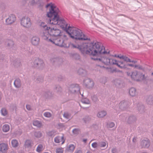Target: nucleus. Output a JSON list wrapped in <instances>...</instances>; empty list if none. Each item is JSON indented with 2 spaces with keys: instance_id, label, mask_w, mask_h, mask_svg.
Wrapping results in <instances>:
<instances>
[{
  "instance_id": "6e6552de",
  "label": "nucleus",
  "mask_w": 153,
  "mask_h": 153,
  "mask_svg": "<svg viewBox=\"0 0 153 153\" xmlns=\"http://www.w3.org/2000/svg\"><path fill=\"white\" fill-rule=\"evenodd\" d=\"M83 84L87 88H92L94 85L93 81L88 78L84 80Z\"/></svg>"
},
{
  "instance_id": "58836bf2",
  "label": "nucleus",
  "mask_w": 153,
  "mask_h": 153,
  "mask_svg": "<svg viewBox=\"0 0 153 153\" xmlns=\"http://www.w3.org/2000/svg\"><path fill=\"white\" fill-rule=\"evenodd\" d=\"M63 116L65 118L67 119H69L71 118L70 114H69L68 113H65L64 114Z\"/></svg>"
},
{
  "instance_id": "aec40b11",
  "label": "nucleus",
  "mask_w": 153,
  "mask_h": 153,
  "mask_svg": "<svg viewBox=\"0 0 153 153\" xmlns=\"http://www.w3.org/2000/svg\"><path fill=\"white\" fill-rule=\"evenodd\" d=\"M14 85L16 88H19L21 86V80L19 79H17L14 82Z\"/></svg>"
},
{
  "instance_id": "393cba45",
  "label": "nucleus",
  "mask_w": 153,
  "mask_h": 153,
  "mask_svg": "<svg viewBox=\"0 0 153 153\" xmlns=\"http://www.w3.org/2000/svg\"><path fill=\"white\" fill-rule=\"evenodd\" d=\"M75 148V146L73 144H70L67 148V150L69 152H73Z\"/></svg>"
},
{
  "instance_id": "4be33fe9",
  "label": "nucleus",
  "mask_w": 153,
  "mask_h": 153,
  "mask_svg": "<svg viewBox=\"0 0 153 153\" xmlns=\"http://www.w3.org/2000/svg\"><path fill=\"white\" fill-rule=\"evenodd\" d=\"M107 114L106 112L104 111H99L97 114V117L99 118L104 117Z\"/></svg>"
},
{
  "instance_id": "412c9836",
  "label": "nucleus",
  "mask_w": 153,
  "mask_h": 153,
  "mask_svg": "<svg viewBox=\"0 0 153 153\" xmlns=\"http://www.w3.org/2000/svg\"><path fill=\"white\" fill-rule=\"evenodd\" d=\"M11 143L12 146L14 148L17 147L19 145V142L16 139L12 140L11 141Z\"/></svg>"
},
{
  "instance_id": "a878e982",
  "label": "nucleus",
  "mask_w": 153,
  "mask_h": 153,
  "mask_svg": "<svg viewBox=\"0 0 153 153\" xmlns=\"http://www.w3.org/2000/svg\"><path fill=\"white\" fill-rule=\"evenodd\" d=\"M33 125L37 127H41L42 126L41 123L38 120H34L33 122Z\"/></svg>"
},
{
  "instance_id": "de8ad7c7",
  "label": "nucleus",
  "mask_w": 153,
  "mask_h": 153,
  "mask_svg": "<svg viewBox=\"0 0 153 153\" xmlns=\"http://www.w3.org/2000/svg\"><path fill=\"white\" fill-rule=\"evenodd\" d=\"M26 108L28 110H31V106L29 105H26Z\"/></svg>"
},
{
  "instance_id": "1a4fd4ad",
  "label": "nucleus",
  "mask_w": 153,
  "mask_h": 153,
  "mask_svg": "<svg viewBox=\"0 0 153 153\" xmlns=\"http://www.w3.org/2000/svg\"><path fill=\"white\" fill-rule=\"evenodd\" d=\"M9 149L7 144L2 143L0 144V153H5Z\"/></svg>"
},
{
  "instance_id": "2f4dec72",
  "label": "nucleus",
  "mask_w": 153,
  "mask_h": 153,
  "mask_svg": "<svg viewBox=\"0 0 153 153\" xmlns=\"http://www.w3.org/2000/svg\"><path fill=\"white\" fill-rule=\"evenodd\" d=\"M81 102L83 104H89L90 101L87 98H82L81 100Z\"/></svg>"
},
{
  "instance_id": "c03bdc74",
  "label": "nucleus",
  "mask_w": 153,
  "mask_h": 153,
  "mask_svg": "<svg viewBox=\"0 0 153 153\" xmlns=\"http://www.w3.org/2000/svg\"><path fill=\"white\" fill-rule=\"evenodd\" d=\"M73 133L75 134H78L79 132V130L78 129L75 128L72 130Z\"/></svg>"
},
{
  "instance_id": "0e129e2a",
  "label": "nucleus",
  "mask_w": 153,
  "mask_h": 153,
  "mask_svg": "<svg viewBox=\"0 0 153 153\" xmlns=\"http://www.w3.org/2000/svg\"><path fill=\"white\" fill-rule=\"evenodd\" d=\"M146 153V152H143V153Z\"/></svg>"
},
{
  "instance_id": "680f3d73",
  "label": "nucleus",
  "mask_w": 153,
  "mask_h": 153,
  "mask_svg": "<svg viewBox=\"0 0 153 153\" xmlns=\"http://www.w3.org/2000/svg\"><path fill=\"white\" fill-rule=\"evenodd\" d=\"M152 75H153V72L152 73Z\"/></svg>"
},
{
  "instance_id": "a18cd8bd",
  "label": "nucleus",
  "mask_w": 153,
  "mask_h": 153,
  "mask_svg": "<svg viewBox=\"0 0 153 153\" xmlns=\"http://www.w3.org/2000/svg\"><path fill=\"white\" fill-rule=\"evenodd\" d=\"M56 89L57 92H60L62 91V89L60 86L58 85L56 87Z\"/></svg>"
},
{
  "instance_id": "5fc2aeb1",
  "label": "nucleus",
  "mask_w": 153,
  "mask_h": 153,
  "mask_svg": "<svg viewBox=\"0 0 153 153\" xmlns=\"http://www.w3.org/2000/svg\"><path fill=\"white\" fill-rule=\"evenodd\" d=\"M1 96H2V94L1 93H0V100H1Z\"/></svg>"
},
{
  "instance_id": "864d4df0",
  "label": "nucleus",
  "mask_w": 153,
  "mask_h": 153,
  "mask_svg": "<svg viewBox=\"0 0 153 153\" xmlns=\"http://www.w3.org/2000/svg\"><path fill=\"white\" fill-rule=\"evenodd\" d=\"M10 153H16V152L13 150L11 151L10 152Z\"/></svg>"
},
{
  "instance_id": "4d7b16f0",
  "label": "nucleus",
  "mask_w": 153,
  "mask_h": 153,
  "mask_svg": "<svg viewBox=\"0 0 153 153\" xmlns=\"http://www.w3.org/2000/svg\"><path fill=\"white\" fill-rule=\"evenodd\" d=\"M133 117H129V120H131V118Z\"/></svg>"
},
{
  "instance_id": "20e7f679",
  "label": "nucleus",
  "mask_w": 153,
  "mask_h": 153,
  "mask_svg": "<svg viewBox=\"0 0 153 153\" xmlns=\"http://www.w3.org/2000/svg\"><path fill=\"white\" fill-rule=\"evenodd\" d=\"M39 35L43 39L47 42H49L51 41L52 37L51 36L49 29L41 30Z\"/></svg>"
},
{
  "instance_id": "4c0bfd02",
  "label": "nucleus",
  "mask_w": 153,
  "mask_h": 153,
  "mask_svg": "<svg viewBox=\"0 0 153 153\" xmlns=\"http://www.w3.org/2000/svg\"><path fill=\"white\" fill-rule=\"evenodd\" d=\"M7 42L8 45L9 47H12L14 45L13 42L11 40H8Z\"/></svg>"
},
{
  "instance_id": "ea45409f",
  "label": "nucleus",
  "mask_w": 153,
  "mask_h": 153,
  "mask_svg": "<svg viewBox=\"0 0 153 153\" xmlns=\"http://www.w3.org/2000/svg\"><path fill=\"white\" fill-rule=\"evenodd\" d=\"M47 134L48 136L52 137L55 135V132L53 131H50L48 132Z\"/></svg>"
},
{
  "instance_id": "f03ea898",
  "label": "nucleus",
  "mask_w": 153,
  "mask_h": 153,
  "mask_svg": "<svg viewBox=\"0 0 153 153\" xmlns=\"http://www.w3.org/2000/svg\"><path fill=\"white\" fill-rule=\"evenodd\" d=\"M46 7L49 8L47 16L50 18V23L58 25L63 29L66 30V32L71 38L82 41L90 40L89 38L83 33L81 30L75 27L68 26L64 19L59 16L60 11L58 8L52 3L48 4Z\"/></svg>"
},
{
  "instance_id": "b1692460",
  "label": "nucleus",
  "mask_w": 153,
  "mask_h": 153,
  "mask_svg": "<svg viewBox=\"0 0 153 153\" xmlns=\"http://www.w3.org/2000/svg\"><path fill=\"white\" fill-rule=\"evenodd\" d=\"M33 143L32 141L29 140H27L25 143V147L26 148L31 147L32 146V144Z\"/></svg>"
},
{
  "instance_id": "603ef678",
  "label": "nucleus",
  "mask_w": 153,
  "mask_h": 153,
  "mask_svg": "<svg viewBox=\"0 0 153 153\" xmlns=\"http://www.w3.org/2000/svg\"><path fill=\"white\" fill-rule=\"evenodd\" d=\"M87 140L86 139H83V141L84 143H86Z\"/></svg>"
},
{
  "instance_id": "bf43d9fd",
  "label": "nucleus",
  "mask_w": 153,
  "mask_h": 153,
  "mask_svg": "<svg viewBox=\"0 0 153 153\" xmlns=\"http://www.w3.org/2000/svg\"><path fill=\"white\" fill-rule=\"evenodd\" d=\"M76 56H79V55H78V54H76Z\"/></svg>"
},
{
  "instance_id": "a19ab883",
  "label": "nucleus",
  "mask_w": 153,
  "mask_h": 153,
  "mask_svg": "<svg viewBox=\"0 0 153 153\" xmlns=\"http://www.w3.org/2000/svg\"><path fill=\"white\" fill-rule=\"evenodd\" d=\"M112 153H118V151L116 147H113L111 149Z\"/></svg>"
},
{
  "instance_id": "e2e57ef3",
  "label": "nucleus",
  "mask_w": 153,
  "mask_h": 153,
  "mask_svg": "<svg viewBox=\"0 0 153 153\" xmlns=\"http://www.w3.org/2000/svg\"><path fill=\"white\" fill-rule=\"evenodd\" d=\"M51 62H52V61H53V60H51Z\"/></svg>"
},
{
  "instance_id": "ddd939ff",
  "label": "nucleus",
  "mask_w": 153,
  "mask_h": 153,
  "mask_svg": "<svg viewBox=\"0 0 153 153\" xmlns=\"http://www.w3.org/2000/svg\"><path fill=\"white\" fill-rule=\"evenodd\" d=\"M54 142L56 143H59L61 142V144H62L65 141V140L64 138V136H58L56 137L54 139Z\"/></svg>"
},
{
  "instance_id": "6ab92c4d",
  "label": "nucleus",
  "mask_w": 153,
  "mask_h": 153,
  "mask_svg": "<svg viewBox=\"0 0 153 153\" xmlns=\"http://www.w3.org/2000/svg\"><path fill=\"white\" fill-rule=\"evenodd\" d=\"M129 93L131 96H134L136 94V90L134 88H131L129 90Z\"/></svg>"
},
{
  "instance_id": "e433bc0d",
  "label": "nucleus",
  "mask_w": 153,
  "mask_h": 153,
  "mask_svg": "<svg viewBox=\"0 0 153 153\" xmlns=\"http://www.w3.org/2000/svg\"><path fill=\"white\" fill-rule=\"evenodd\" d=\"M44 115L46 117L49 118L51 117V114L49 112H46L44 113Z\"/></svg>"
},
{
  "instance_id": "5701e85b",
  "label": "nucleus",
  "mask_w": 153,
  "mask_h": 153,
  "mask_svg": "<svg viewBox=\"0 0 153 153\" xmlns=\"http://www.w3.org/2000/svg\"><path fill=\"white\" fill-rule=\"evenodd\" d=\"M41 30L48 29H49L50 27L47 26L46 24L44 22H42L40 25Z\"/></svg>"
},
{
  "instance_id": "39448f33",
  "label": "nucleus",
  "mask_w": 153,
  "mask_h": 153,
  "mask_svg": "<svg viewBox=\"0 0 153 153\" xmlns=\"http://www.w3.org/2000/svg\"><path fill=\"white\" fill-rule=\"evenodd\" d=\"M131 77L133 79L136 81H139L145 79L144 74L136 71L132 72Z\"/></svg>"
},
{
  "instance_id": "8fccbe9b",
  "label": "nucleus",
  "mask_w": 153,
  "mask_h": 153,
  "mask_svg": "<svg viewBox=\"0 0 153 153\" xmlns=\"http://www.w3.org/2000/svg\"><path fill=\"white\" fill-rule=\"evenodd\" d=\"M74 153H82L81 151L79 150L77 151H76Z\"/></svg>"
},
{
  "instance_id": "79ce46f5",
  "label": "nucleus",
  "mask_w": 153,
  "mask_h": 153,
  "mask_svg": "<svg viewBox=\"0 0 153 153\" xmlns=\"http://www.w3.org/2000/svg\"><path fill=\"white\" fill-rule=\"evenodd\" d=\"M92 146L93 148H96L98 146V144L96 142H94L92 144Z\"/></svg>"
},
{
  "instance_id": "473e14b6",
  "label": "nucleus",
  "mask_w": 153,
  "mask_h": 153,
  "mask_svg": "<svg viewBox=\"0 0 153 153\" xmlns=\"http://www.w3.org/2000/svg\"><path fill=\"white\" fill-rule=\"evenodd\" d=\"M148 104H152L153 103V98L152 96H149L146 100Z\"/></svg>"
},
{
  "instance_id": "f704fd0d",
  "label": "nucleus",
  "mask_w": 153,
  "mask_h": 153,
  "mask_svg": "<svg viewBox=\"0 0 153 153\" xmlns=\"http://www.w3.org/2000/svg\"><path fill=\"white\" fill-rule=\"evenodd\" d=\"M107 127L109 128H112L115 126V124L112 122H110L107 124Z\"/></svg>"
},
{
  "instance_id": "7ed1b4c3",
  "label": "nucleus",
  "mask_w": 153,
  "mask_h": 153,
  "mask_svg": "<svg viewBox=\"0 0 153 153\" xmlns=\"http://www.w3.org/2000/svg\"><path fill=\"white\" fill-rule=\"evenodd\" d=\"M67 39V37L65 35L61 36L60 35L56 38H52L51 41L49 42L60 47H65L66 45L65 41Z\"/></svg>"
},
{
  "instance_id": "13d9d810",
  "label": "nucleus",
  "mask_w": 153,
  "mask_h": 153,
  "mask_svg": "<svg viewBox=\"0 0 153 153\" xmlns=\"http://www.w3.org/2000/svg\"><path fill=\"white\" fill-rule=\"evenodd\" d=\"M134 140H136V138H134L133 139V141L134 142Z\"/></svg>"
},
{
  "instance_id": "a211bd4d",
  "label": "nucleus",
  "mask_w": 153,
  "mask_h": 153,
  "mask_svg": "<svg viewBox=\"0 0 153 153\" xmlns=\"http://www.w3.org/2000/svg\"><path fill=\"white\" fill-rule=\"evenodd\" d=\"M126 102L124 101H122L119 103V108L117 109H116V110H119V109H120L122 110H124V107L126 105Z\"/></svg>"
},
{
  "instance_id": "2eb2a0df",
  "label": "nucleus",
  "mask_w": 153,
  "mask_h": 153,
  "mask_svg": "<svg viewBox=\"0 0 153 153\" xmlns=\"http://www.w3.org/2000/svg\"><path fill=\"white\" fill-rule=\"evenodd\" d=\"M69 90L71 91V93H74L75 92H79L80 88L78 85H77L75 86H71L70 87Z\"/></svg>"
},
{
  "instance_id": "7c9ffc66",
  "label": "nucleus",
  "mask_w": 153,
  "mask_h": 153,
  "mask_svg": "<svg viewBox=\"0 0 153 153\" xmlns=\"http://www.w3.org/2000/svg\"><path fill=\"white\" fill-rule=\"evenodd\" d=\"M43 145L41 144H39L37 146L36 150L37 152H40L42 151L43 150Z\"/></svg>"
},
{
  "instance_id": "0eeeda50",
  "label": "nucleus",
  "mask_w": 153,
  "mask_h": 153,
  "mask_svg": "<svg viewBox=\"0 0 153 153\" xmlns=\"http://www.w3.org/2000/svg\"><path fill=\"white\" fill-rule=\"evenodd\" d=\"M21 24L24 27H30L31 25L30 18L28 17L22 18L21 20Z\"/></svg>"
},
{
  "instance_id": "f257e3e1",
  "label": "nucleus",
  "mask_w": 153,
  "mask_h": 153,
  "mask_svg": "<svg viewBox=\"0 0 153 153\" xmlns=\"http://www.w3.org/2000/svg\"><path fill=\"white\" fill-rule=\"evenodd\" d=\"M70 47L79 49L83 54H88L92 56V59L102 62L107 65H116L121 68H124L126 65L122 61H118L112 58L108 57L109 51L105 50V47L99 42L83 43L80 45L70 43Z\"/></svg>"
},
{
  "instance_id": "6e6d98bb",
  "label": "nucleus",
  "mask_w": 153,
  "mask_h": 153,
  "mask_svg": "<svg viewBox=\"0 0 153 153\" xmlns=\"http://www.w3.org/2000/svg\"><path fill=\"white\" fill-rule=\"evenodd\" d=\"M128 65L130 66H133V65H132V64H128Z\"/></svg>"
},
{
  "instance_id": "423d86ee",
  "label": "nucleus",
  "mask_w": 153,
  "mask_h": 153,
  "mask_svg": "<svg viewBox=\"0 0 153 153\" xmlns=\"http://www.w3.org/2000/svg\"><path fill=\"white\" fill-rule=\"evenodd\" d=\"M49 30L51 36L52 38H56L60 36L61 31L58 29L50 27Z\"/></svg>"
},
{
  "instance_id": "bb28decb",
  "label": "nucleus",
  "mask_w": 153,
  "mask_h": 153,
  "mask_svg": "<svg viewBox=\"0 0 153 153\" xmlns=\"http://www.w3.org/2000/svg\"><path fill=\"white\" fill-rule=\"evenodd\" d=\"M108 145L106 146V143L105 141H101L98 144V146L100 148H103L106 147L107 148Z\"/></svg>"
},
{
  "instance_id": "4468645a",
  "label": "nucleus",
  "mask_w": 153,
  "mask_h": 153,
  "mask_svg": "<svg viewBox=\"0 0 153 153\" xmlns=\"http://www.w3.org/2000/svg\"><path fill=\"white\" fill-rule=\"evenodd\" d=\"M31 42L34 45H37L39 44V38L36 36H33L31 39Z\"/></svg>"
},
{
  "instance_id": "c9c22d12",
  "label": "nucleus",
  "mask_w": 153,
  "mask_h": 153,
  "mask_svg": "<svg viewBox=\"0 0 153 153\" xmlns=\"http://www.w3.org/2000/svg\"><path fill=\"white\" fill-rule=\"evenodd\" d=\"M63 149L62 148H57L56 149V153H63Z\"/></svg>"
},
{
  "instance_id": "9d476101",
  "label": "nucleus",
  "mask_w": 153,
  "mask_h": 153,
  "mask_svg": "<svg viewBox=\"0 0 153 153\" xmlns=\"http://www.w3.org/2000/svg\"><path fill=\"white\" fill-rule=\"evenodd\" d=\"M16 19V17L15 16L13 15H11L6 19V23L7 25H11L15 22Z\"/></svg>"
},
{
  "instance_id": "dca6fc26",
  "label": "nucleus",
  "mask_w": 153,
  "mask_h": 153,
  "mask_svg": "<svg viewBox=\"0 0 153 153\" xmlns=\"http://www.w3.org/2000/svg\"><path fill=\"white\" fill-rule=\"evenodd\" d=\"M114 83L116 86L117 87H121L123 85L122 82L118 79H115L114 80Z\"/></svg>"
},
{
  "instance_id": "cd10ccee",
  "label": "nucleus",
  "mask_w": 153,
  "mask_h": 153,
  "mask_svg": "<svg viewBox=\"0 0 153 153\" xmlns=\"http://www.w3.org/2000/svg\"><path fill=\"white\" fill-rule=\"evenodd\" d=\"M10 129L9 126L8 124H5L2 127L3 131L5 132H8Z\"/></svg>"
},
{
  "instance_id": "72a5a7b5",
  "label": "nucleus",
  "mask_w": 153,
  "mask_h": 153,
  "mask_svg": "<svg viewBox=\"0 0 153 153\" xmlns=\"http://www.w3.org/2000/svg\"><path fill=\"white\" fill-rule=\"evenodd\" d=\"M106 68L107 69L108 71L110 73H113L117 71L116 68L113 69L111 68Z\"/></svg>"
},
{
  "instance_id": "69168bd1",
  "label": "nucleus",
  "mask_w": 153,
  "mask_h": 153,
  "mask_svg": "<svg viewBox=\"0 0 153 153\" xmlns=\"http://www.w3.org/2000/svg\"><path fill=\"white\" fill-rule=\"evenodd\" d=\"M127 153H128V152H127Z\"/></svg>"
},
{
  "instance_id": "9b49d317",
  "label": "nucleus",
  "mask_w": 153,
  "mask_h": 153,
  "mask_svg": "<svg viewBox=\"0 0 153 153\" xmlns=\"http://www.w3.org/2000/svg\"><path fill=\"white\" fill-rule=\"evenodd\" d=\"M150 145V141L147 139L142 140L140 143V146L142 148H147L149 147Z\"/></svg>"
},
{
  "instance_id": "49530a36",
  "label": "nucleus",
  "mask_w": 153,
  "mask_h": 153,
  "mask_svg": "<svg viewBox=\"0 0 153 153\" xmlns=\"http://www.w3.org/2000/svg\"><path fill=\"white\" fill-rule=\"evenodd\" d=\"M85 71L82 68H80L79 69L78 72L79 74H81L82 73H83Z\"/></svg>"
},
{
  "instance_id": "f8f14e48",
  "label": "nucleus",
  "mask_w": 153,
  "mask_h": 153,
  "mask_svg": "<svg viewBox=\"0 0 153 153\" xmlns=\"http://www.w3.org/2000/svg\"><path fill=\"white\" fill-rule=\"evenodd\" d=\"M34 67H41L44 66V63L43 61L39 59H36L34 62Z\"/></svg>"
},
{
  "instance_id": "09e8293b",
  "label": "nucleus",
  "mask_w": 153,
  "mask_h": 153,
  "mask_svg": "<svg viewBox=\"0 0 153 153\" xmlns=\"http://www.w3.org/2000/svg\"><path fill=\"white\" fill-rule=\"evenodd\" d=\"M144 106L143 105H141L140 106V108H138V110H141L142 109H143L144 108Z\"/></svg>"
},
{
  "instance_id": "f3484780",
  "label": "nucleus",
  "mask_w": 153,
  "mask_h": 153,
  "mask_svg": "<svg viewBox=\"0 0 153 153\" xmlns=\"http://www.w3.org/2000/svg\"><path fill=\"white\" fill-rule=\"evenodd\" d=\"M118 57L120 59H122L124 60V61L127 62H132L134 63L136 62L135 61H134L133 60H131L129 58L123 55L120 56H118Z\"/></svg>"
},
{
  "instance_id": "37998d69",
  "label": "nucleus",
  "mask_w": 153,
  "mask_h": 153,
  "mask_svg": "<svg viewBox=\"0 0 153 153\" xmlns=\"http://www.w3.org/2000/svg\"><path fill=\"white\" fill-rule=\"evenodd\" d=\"M91 118L89 116H86L84 118V120L85 123H86L88 121L90 120Z\"/></svg>"
},
{
  "instance_id": "c85d7f7f",
  "label": "nucleus",
  "mask_w": 153,
  "mask_h": 153,
  "mask_svg": "<svg viewBox=\"0 0 153 153\" xmlns=\"http://www.w3.org/2000/svg\"><path fill=\"white\" fill-rule=\"evenodd\" d=\"M1 114L4 116H6L8 113L7 111L5 108H2L0 110Z\"/></svg>"
},
{
  "instance_id": "052dcab7",
  "label": "nucleus",
  "mask_w": 153,
  "mask_h": 153,
  "mask_svg": "<svg viewBox=\"0 0 153 153\" xmlns=\"http://www.w3.org/2000/svg\"><path fill=\"white\" fill-rule=\"evenodd\" d=\"M54 59V60L53 61V62H54L56 59Z\"/></svg>"
},
{
  "instance_id": "c756f323",
  "label": "nucleus",
  "mask_w": 153,
  "mask_h": 153,
  "mask_svg": "<svg viewBox=\"0 0 153 153\" xmlns=\"http://www.w3.org/2000/svg\"><path fill=\"white\" fill-rule=\"evenodd\" d=\"M34 135L35 137L39 138L42 137V134L40 131H36L34 133Z\"/></svg>"
},
{
  "instance_id": "3c124183",
  "label": "nucleus",
  "mask_w": 153,
  "mask_h": 153,
  "mask_svg": "<svg viewBox=\"0 0 153 153\" xmlns=\"http://www.w3.org/2000/svg\"><path fill=\"white\" fill-rule=\"evenodd\" d=\"M35 3V1L34 0H32L31 2V4H34Z\"/></svg>"
}]
</instances>
